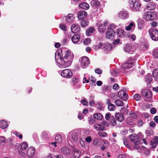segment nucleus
<instances>
[{
	"instance_id": "1",
	"label": "nucleus",
	"mask_w": 158,
	"mask_h": 158,
	"mask_svg": "<svg viewBox=\"0 0 158 158\" xmlns=\"http://www.w3.org/2000/svg\"><path fill=\"white\" fill-rule=\"evenodd\" d=\"M74 57V55L72 52L69 51L66 52L65 56H64V59L65 65L64 67H68L70 66L72 63Z\"/></svg>"
},
{
	"instance_id": "2",
	"label": "nucleus",
	"mask_w": 158,
	"mask_h": 158,
	"mask_svg": "<svg viewBox=\"0 0 158 158\" xmlns=\"http://www.w3.org/2000/svg\"><path fill=\"white\" fill-rule=\"evenodd\" d=\"M101 48L104 50V51L106 52L110 51L112 48V46L111 45L108 43H100L98 44L95 45L94 46V49L96 50Z\"/></svg>"
},
{
	"instance_id": "3",
	"label": "nucleus",
	"mask_w": 158,
	"mask_h": 158,
	"mask_svg": "<svg viewBox=\"0 0 158 158\" xmlns=\"http://www.w3.org/2000/svg\"><path fill=\"white\" fill-rule=\"evenodd\" d=\"M135 62V60L132 58H129L126 62L123 64L122 65V69L124 70L128 69L132 67Z\"/></svg>"
},
{
	"instance_id": "4",
	"label": "nucleus",
	"mask_w": 158,
	"mask_h": 158,
	"mask_svg": "<svg viewBox=\"0 0 158 158\" xmlns=\"http://www.w3.org/2000/svg\"><path fill=\"white\" fill-rule=\"evenodd\" d=\"M129 3L130 6L132 10L135 11L139 10L141 4L137 0H129Z\"/></svg>"
},
{
	"instance_id": "5",
	"label": "nucleus",
	"mask_w": 158,
	"mask_h": 158,
	"mask_svg": "<svg viewBox=\"0 0 158 158\" xmlns=\"http://www.w3.org/2000/svg\"><path fill=\"white\" fill-rule=\"evenodd\" d=\"M155 12L147 11L145 12L143 15V18L147 21H151L154 20L156 17Z\"/></svg>"
},
{
	"instance_id": "6",
	"label": "nucleus",
	"mask_w": 158,
	"mask_h": 158,
	"mask_svg": "<svg viewBox=\"0 0 158 158\" xmlns=\"http://www.w3.org/2000/svg\"><path fill=\"white\" fill-rule=\"evenodd\" d=\"M55 58L57 63L64 67V65H65L64 60V58L61 57L60 54L56 52L55 54Z\"/></svg>"
},
{
	"instance_id": "7",
	"label": "nucleus",
	"mask_w": 158,
	"mask_h": 158,
	"mask_svg": "<svg viewBox=\"0 0 158 158\" xmlns=\"http://www.w3.org/2000/svg\"><path fill=\"white\" fill-rule=\"evenodd\" d=\"M150 35L154 40H158V31L155 29H150L149 31Z\"/></svg>"
},
{
	"instance_id": "8",
	"label": "nucleus",
	"mask_w": 158,
	"mask_h": 158,
	"mask_svg": "<svg viewBox=\"0 0 158 158\" xmlns=\"http://www.w3.org/2000/svg\"><path fill=\"white\" fill-rule=\"evenodd\" d=\"M61 75L62 77L66 78H70L73 76L71 71L68 69L63 70L62 72Z\"/></svg>"
},
{
	"instance_id": "9",
	"label": "nucleus",
	"mask_w": 158,
	"mask_h": 158,
	"mask_svg": "<svg viewBox=\"0 0 158 158\" xmlns=\"http://www.w3.org/2000/svg\"><path fill=\"white\" fill-rule=\"evenodd\" d=\"M130 141L135 145H138L140 141L138 138V136L135 134H132L129 136Z\"/></svg>"
},
{
	"instance_id": "10",
	"label": "nucleus",
	"mask_w": 158,
	"mask_h": 158,
	"mask_svg": "<svg viewBox=\"0 0 158 158\" xmlns=\"http://www.w3.org/2000/svg\"><path fill=\"white\" fill-rule=\"evenodd\" d=\"M107 21H105L104 23L101 24L99 26L98 30L101 33H103L106 30V26L108 24Z\"/></svg>"
},
{
	"instance_id": "11",
	"label": "nucleus",
	"mask_w": 158,
	"mask_h": 158,
	"mask_svg": "<svg viewBox=\"0 0 158 158\" xmlns=\"http://www.w3.org/2000/svg\"><path fill=\"white\" fill-rule=\"evenodd\" d=\"M81 63L82 67L83 68H85L88 66L90 62L88 57L85 56L82 58Z\"/></svg>"
},
{
	"instance_id": "12",
	"label": "nucleus",
	"mask_w": 158,
	"mask_h": 158,
	"mask_svg": "<svg viewBox=\"0 0 158 158\" xmlns=\"http://www.w3.org/2000/svg\"><path fill=\"white\" fill-rule=\"evenodd\" d=\"M118 95L119 98L124 101H126L128 99V95L125 91L120 90L118 93Z\"/></svg>"
},
{
	"instance_id": "13",
	"label": "nucleus",
	"mask_w": 158,
	"mask_h": 158,
	"mask_svg": "<svg viewBox=\"0 0 158 158\" xmlns=\"http://www.w3.org/2000/svg\"><path fill=\"white\" fill-rule=\"evenodd\" d=\"M28 146L27 143L25 142H23L21 145L20 150L19 151V154L23 156H24L25 155V153L23 152V151L25 150L27 148Z\"/></svg>"
},
{
	"instance_id": "14",
	"label": "nucleus",
	"mask_w": 158,
	"mask_h": 158,
	"mask_svg": "<svg viewBox=\"0 0 158 158\" xmlns=\"http://www.w3.org/2000/svg\"><path fill=\"white\" fill-rule=\"evenodd\" d=\"M80 27L77 24L74 23L71 27V30L72 33H76L80 31Z\"/></svg>"
},
{
	"instance_id": "15",
	"label": "nucleus",
	"mask_w": 158,
	"mask_h": 158,
	"mask_svg": "<svg viewBox=\"0 0 158 158\" xmlns=\"http://www.w3.org/2000/svg\"><path fill=\"white\" fill-rule=\"evenodd\" d=\"M125 51L129 54H133L134 52V48L132 47L130 44H127L124 47Z\"/></svg>"
},
{
	"instance_id": "16",
	"label": "nucleus",
	"mask_w": 158,
	"mask_h": 158,
	"mask_svg": "<svg viewBox=\"0 0 158 158\" xmlns=\"http://www.w3.org/2000/svg\"><path fill=\"white\" fill-rule=\"evenodd\" d=\"M118 16L122 19H126L129 17L128 13L125 11H122L118 13Z\"/></svg>"
},
{
	"instance_id": "17",
	"label": "nucleus",
	"mask_w": 158,
	"mask_h": 158,
	"mask_svg": "<svg viewBox=\"0 0 158 158\" xmlns=\"http://www.w3.org/2000/svg\"><path fill=\"white\" fill-rule=\"evenodd\" d=\"M141 93L142 96L146 98H151L152 96V93L148 89H143Z\"/></svg>"
},
{
	"instance_id": "18",
	"label": "nucleus",
	"mask_w": 158,
	"mask_h": 158,
	"mask_svg": "<svg viewBox=\"0 0 158 158\" xmlns=\"http://www.w3.org/2000/svg\"><path fill=\"white\" fill-rule=\"evenodd\" d=\"M87 15V14L86 11H80L77 14V17L79 20H81L85 18Z\"/></svg>"
},
{
	"instance_id": "19",
	"label": "nucleus",
	"mask_w": 158,
	"mask_h": 158,
	"mask_svg": "<svg viewBox=\"0 0 158 158\" xmlns=\"http://www.w3.org/2000/svg\"><path fill=\"white\" fill-rule=\"evenodd\" d=\"M35 152V149L33 147H30L28 149L27 154L29 157H33L34 156V154Z\"/></svg>"
},
{
	"instance_id": "20",
	"label": "nucleus",
	"mask_w": 158,
	"mask_h": 158,
	"mask_svg": "<svg viewBox=\"0 0 158 158\" xmlns=\"http://www.w3.org/2000/svg\"><path fill=\"white\" fill-rule=\"evenodd\" d=\"M94 127L97 131H106L105 128L100 124H94Z\"/></svg>"
},
{
	"instance_id": "21",
	"label": "nucleus",
	"mask_w": 158,
	"mask_h": 158,
	"mask_svg": "<svg viewBox=\"0 0 158 158\" xmlns=\"http://www.w3.org/2000/svg\"><path fill=\"white\" fill-rule=\"evenodd\" d=\"M73 157L74 158H78L80 155V151L77 149H74L73 152Z\"/></svg>"
},
{
	"instance_id": "22",
	"label": "nucleus",
	"mask_w": 158,
	"mask_h": 158,
	"mask_svg": "<svg viewBox=\"0 0 158 158\" xmlns=\"http://www.w3.org/2000/svg\"><path fill=\"white\" fill-rule=\"evenodd\" d=\"M74 15L72 14H69L66 17L67 21L69 23H72L74 20Z\"/></svg>"
},
{
	"instance_id": "23",
	"label": "nucleus",
	"mask_w": 158,
	"mask_h": 158,
	"mask_svg": "<svg viewBox=\"0 0 158 158\" xmlns=\"http://www.w3.org/2000/svg\"><path fill=\"white\" fill-rule=\"evenodd\" d=\"M114 32L113 31H108L106 34V37L108 39H112L114 36Z\"/></svg>"
},
{
	"instance_id": "24",
	"label": "nucleus",
	"mask_w": 158,
	"mask_h": 158,
	"mask_svg": "<svg viewBox=\"0 0 158 158\" xmlns=\"http://www.w3.org/2000/svg\"><path fill=\"white\" fill-rule=\"evenodd\" d=\"M95 31V29L94 27H91L88 28L86 31V34L88 36L90 35V34L93 33L94 31Z\"/></svg>"
},
{
	"instance_id": "25",
	"label": "nucleus",
	"mask_w": 158,
	"mask_h": 158,
	"mask_svg": "<svg viewBox=\"0 0 158 158\" xmlns=\"http://www.w3.org/2000/svg\"><path fill=\"white\" fill-rule=\"evenodd\" d=\"M80 39V35H75L72 37L71 40L73 43H76L79 41Z\"/></svg>"
},
{
	"instance_id": "26",
	"label": "nucleus",
	"mask_w": 158,
	"mask_h": 158,
	"mask_svg": "<svg viewBox=\"0 0 158 158\" xmlns=\"http://www.w3.org/2000/svg\"><path fill=\"white\" fill-rule=\"evenodd\" d=\"M91 5L94 7H97L100 5V2L97 0H94L91 1Z\"/></svg>"
},
{
	"instance_id": "27",
	"label": "nucleus",
	"mask_w": 158,
	"mask_h": 158,
	"mask_svg": "<svg viewBox=\"0 0 158 158\" xmlns=\"http://www.w3.org/2000/svg\"><path fill=\"white\" fill-rule=\"evenodd\" d=\"M116 119L119 122H122L124 119V116L121 113L116 114L115 115Z\"/></svg>"
},
{
	"instance_id": "28",
	"label": "nucleus",
	"mask_w": 158,
	"mask_h": 158,
	"mask_svg": "<svg viewBox=\"0 0 158 158\" xmlns=\"http://www.w3.org/2000/svg\"><path fill=\"white\" fill-rule=\"evenodd\" d=\"M152 148H155V146L158 144V137H155L153 140V142L151 141Z\"/></svg>"
},
{
	"instance_id": "29",
	"label": "nucleus",
	"mask_w": 158,
	"mask_h": 158,
	"mask_svg": "<svg viewBox=\"0 0 158 158\" xmlns=\"http://www.w3.org/2000/svg\"><path fill=\"white\" fill-rule=\"evenodd\" d=\"M152 74L155 80L156 81H158V69L153 70Z\"/></svg>"
},
{
	"instance_id": "30",
	"label": "nucleus",
	"mask_w": 158,
	"mask_h": 158,
	"mask_svg": "<svg viewBox=\"0 0 158 158\" xmlns=\"http://www.w3.org/2000/svg\"><path fill=\"white\" fill-rule=\"evenodd\" d=\"M62 153L66 155H69L70 153V151L68 148L64 147L61 149Z\"/></svg>"
},
{
	"instance_id": "31",
	"label": "nucleus",
	"mask_w": 158,
	"mask_h": 158,
	"mask_svg": "<svg viewBox=\"0 0 158 158\" xmlns=\"http://www.w3.org/2000/svg\"><path fill=\"white\" fill-rule=\"evenodd\" d=\"M7 127V124L6 121L2 120L0 121V127L2 129H4Z\"/></svg>"
},
{
	"instance_id": "32",
	"label": "nucleus",
	"mask_w": 158,
	"mask_h": 158,
	"mask_svg": "<svg viewBox=\"0 0 158 158\" xmlns=\"http://www.w3.org/2000/svg\"><path fill=\"white\" fill-rule=\"evenodd\" d=\"M79 6L84 9H88L89 8V5L86 3H83L79 4Z\"/></svg>"
},
{
	"instance_id": "33",
	"label": "nucleus",
	"mask_w": 158,
	"mask_h": 158,
	"mask_svg": "<svg viewBox=\"0 0 158 158\" xmlns=\"http://www.w3.org/2000/svg\"><path fill=\"white\" fill-rule=\"evenodd\" d=\"M49 137V135L47 132L45 131L42 132L41 134V137L42 139H48Z\"/></svg>"
},
{
	"instance_id": "34",
	"label": "nucleus",
	"mask_w": 158,
	"mask_h": 158,
	"mask_svg": "<svg viewBox=\"0 0 158 158\" xmlns=\"http://www.w3.org/2000/svg\"><path fill=\"white\" fill-rule=\"evenodd\" d=\"M56 141L57 142V143H60L62 141V138L60 134H57L56 135L55 137Z\"/></svg>"
},
{
	"instance_id": "35",
	"label": "nucleus",
	"mask_w": 158,
	"mask_h": 158,
	"mask_svg": "<svg viewBox=\"0 0 158 158\" xmlns=\"http://www.w3.org/2000/svg\"><path fill=\"white\" fill-rule=\"evenodd\" d=\"M118 106H122L123 105V102L121 100L118 99L116 100L114 102Z\"/></svg>"
},
{
	"instance_id": "36",
	"label": "nucleus",
	"mask_w": 158,
	"mask_h": 158,
	"mask_svg": "<svg viewBox=\"0 0 158 158\" xmlns=\"http://www.w3.org/2000/svg\"><path fill=\"white\" fill-rule=\"evenodd\" d=\"M135 26V24L134 23H131L128 26L126 27V29L127 31H130L132 30Z\"/></svg>"
},
{
	"instance_id": "37",
	"label": "nucleus",
	"mask_w": 158,
	"mask_h": 158,
	"mask_svg": "<svg viewBox=\"0 0 158 158\" xmlns=\"http://www.w3.org/2000/svg\"><path fill=\"white\" fill-rule=\"evenodd\" d=\"M156 7L155 4L152 2H149L148 6H147V8L149 10H152L154 9Z\"/></svg>"
},
{
	"instance_id": "38",
	"label": "nucleus",
	"mask_w": 158,
	"mask_h": 158,
	"mask_svg": "<svg viewBox=\"0 0 158 158\" xmlns=\"http://www.w3.org/2000/svg\"><path fill=\"white\" fill-rule=\"evenodd\" d=\"M115 26L114 24H110L108 27V31H113L114 32Z\"/></svg>"
},
{
	"instance_id": "39",
	"label": "nucleus",
	"mask_w": 158,
	"mask_h": 158,
	"mask_svg": "<svg viewBox=\"0 0 158 158\" xmlns=\"http://www.w3.org/2000/svg\"><path fill=\"white\" fill-rule=\"evenodd\" d=\"M94 118L98 120H100L102 119V116L100 114H95L94 115Z\"/></svg>"
},
{
	"instance_id": "40",
	"label": "nucleus",
	"mask_w": 158,
	"mask_h": 158,
	"mask_svg": "<svg viewBox=\"0 0 158 158\" xmlns=\"http://www.w3.org/2000/svg\"><path fill=\"white\" fill-rule=\"evenodd\" d=\"M152 76L150 73L148 74L145 78V81L148 83L151 82L152 80Z\"/></svg>"
},
{
	"instance_id": "41",
	"label": "nucleus",
	"mask_w": 158,
	"mask_h": 158,
	"mask_svg": "<svg viewBox=\"0 0 158 158\" xmlns=\"http://www.w3.org/2000/svg\"><path fill=\"white\" fill-rule=\"evenodd\" d=\"M124 31L121 29H118L117 31L118 36L119 37H122L123 35Z\"/></svg>"
},
{
	"instance_id": "42",
	"label": "nucleus",
	"mask_w": 158,
	"mask_h": 158,
	"mask_svg": "<svg viewBox=\"0 0 158 158\" xmlns=\"http://www.w3.org/2000/svg\"><path fill=\"white\" fill-rule=\"evenodd\" d=\"M89 22L87 20H84L81 22V27H86L88 24Z\"/></svg>"
},
{
	"instance_id": "43",
	"label": "nucleus",
	"mask_w": 158,
	"mask_h": 158,
	"mask_svg": "<svg viewBox=\"0 0 158 158\" xmlns=\"http://www.w3.org/2000/svg\"><path fill=\"white\" fill-rule=\"evenodd\" d=\"M108 108L109 110L110 111H114L115 109L114 105L111 104L108 105Z\"/></svg>"
},
{
	"instance_id": "44",
	"label": "nucleus",
	"mask_w": 158,
	"mask_h": 158,
	"mask_svg": "<svg viewBox=\"0 0 158 158\" xmlns=\"http://www.w3.org/2000/svg\"><path fill=\"white\" fill-rule=\"evenodd\" d=\"M144 24V22L143 20H140L138 23V26L139 29H141L143 28Z\"/></svg>"
},
{
	"instance_id": "45",
	"label": "nucleus",
	"mask_w": 158,
	"mask_h": 158,
	"mask_svg": "<svg viewBox=\"0 0 158 158\" xmlns=\"http://www.w3.org/2000/svg\"><path fill=\"white\" fill-rule=\"evenodd\" d=\"M98 134L99 136L102 137H105L107 135V134L105 132H99Z\"/></svg>"
},
{
	"instance_id": "46",
	"label": "nucleus",
	"mask_w": 158,
	"mask_h": 158,
	"mask_svg": "<svg viewBox=\"0 0 158 158\" xmlns=\"http://www.w3.org/2000/svg\"><path fill=\"white\" fill-rule=\"evenodd\" d=\"M6 140L4 137H0V145H3L6 143Z\"/></svg>"
},
{
	"instance_id": "47",
	"label": "nucleus",
	"mask_w": 158,
	"mask_h": 158,
	"mask_svg": "<svg viewBox=\"0 0 158 158\" xmlns=\"http://www.w3.org/2000/svg\"><path fill=\"white\" fill-rule=\"evenodd\" d=\"M78 79H73V85L76 86L77 87H79V84H78L77 85V84H78Z\"/></svg>"
},
{
	"instance_id": "48",
	"label": "nucleus",
	"mask_w": 158,
	"mask_h": 158,
	"mask_svg": "<svg viewBox=\"0 0 158 158\" xmlns=\"http://www.w3.org/2000/svg\"><path fill=\"white\" fill-rule=\"evenodd\" d=\"M127 123L130 125H134V124L133 120L131 119L130 118H127Z\"/></svg>"
},
{
	"instance_id": "49",
	"label": "nucleus",
	"mask_w": 158,
	"mask_h": 158,
	"mask_svg": "<svg viewBox=\"0 0 158 158\" xmlns=\"http://www.w3.org/2000/svg\"><path fill=\"white\" fill-rule=\"evenodd\" d=\"M60 28L63 30L66 31L67 30V27L64 24H60Z\"/></svg>"
},
{
	"instance_id": "50",
	"label": "nucleus",
	"mask_w": 158,
	"mask_h": 158,
	"mask_svg": "<svg viewBox=\"0 0 158 158\" xmlns=\"http://www.w3.org/2000/svg\"><path fill=\"white\" fill-rule=\"evenodd\" d=\"M110 122L112 125L113 126H115L116 124V122L115 119L114 117L111 118L110 119Z\"/></svg>"
},
{
	"instance_id": "51",
	"label": "nucleus",
	"mask_w": 158,
	"mask_h": 158,
	"mask_svg": "<svg viewBox=\"0 0 158 158\" xmlns=\"http://www.w3.org/2000/svg\"><path fill=\"white\" fill-rule=\"evenodd\" d=\"M153 55L155 58H158V49H155L154 51Z\"/></svg>"
},
{
	"instance_id": "52",
	"label": "nucleus",
	"mask_w": 158,
	"mask_h": 158,
	"mask_svg": "<svg viewBox=\"0 0 158 158\" xmlns=\"http://www.w3.org/2000/svg\"><path fill=\"white\" fill-rule=\"evenodd\" d=\"M91 40L89 38L86 39L83 41V43L85 45H88L90 43Z\"/></svg>"
},
{
	"instance_id": "53",
	"label": "nucleus",
	"mask_w": 158,
	"mask_h": 158,
	"mask_svg": "<svg viewBox=\"0 0 158 158\" xmlns=\"http://www.w3.org/2000/svg\"><path fill=\"white\" fill-rule=\"evenodd\" d=\"M134 98L136 100L138 101L140 99V96L139 94H136L135 95Z\"/></svg>"
},
{
	"instance_id": "54",
	"label": "nucleus",
	"mask_w": 158,
	"mask_h": 158,
	"mask_svg": "<svg viewBox=\"0 0 158 158\" xmlns=\"http://www.w3.org/2000/svg\"><path fill=\"white\" fill-rule=\"evenodd\" d=\"M134 149L137 150L139 152H140L141 151V148L140 146L137 145H135L134 147Z\"/></svg>"
},
{
	"instance_id": "55",
	"label": "nucleus",
	"mask_w": 158,
	"mask_h": 158,
	"mask_svg": "<svg viewBox=\"0 0 158 158\" xmlns=\"http://www.w3.org/2000/svg\"><path fill=\"white\" fill-rule=\"evenodd\" d=\"M113 88L114 89L117 90L119 89V87L118 84H115L113 85Z\"/></svg>"
},
{
	"instance_id": "56",
	"label": "nucleus",
	"mask_w": 158,
	"mask_h": 158,
	"mask_svg": "<svg viewBox=\"0 0 158 158\" xmlns=\"http://www.w3.org/2000/svg\"><path fill=\"white\" fill-rule=\"evenodd\" d=\"M81 103L84 106L88 104V102L85 99H83L81 101Z\"/></svg>"
},
{
	"instance_id": "57",
	"label": "nucleus",
	"mask_w": 158,
	"mask_h": 158,
	"mask_svg": "<svg viewBox=\"0 0 158 158\" xmlns=\"http://www.w3.org/2000/svg\"><path fill=\"white\" fill-rule=\"evenodd\" d=\"M85 141L89 143H90L92 141L91 137L90 136L87 137L85 139Z\"/></svg>"
},
{
	"instance_id": "58",
	"label": "nucleus",
	"mask_w": 158,
	"mask_h": 158,
	"mask_svg": "<svg viewBox=\"0 0 158 158\" xmlns=\"http://www.w3.org/2000/svg\"><path fill=\"white\" fill-rule=\"evenodd\" d=\"M104 144L103 146L106 148H107L109 145V143L106 140L103 141Z\"/></svg>"
},
{
	"instance_id": "59",
	"label": "nucleus",
	"mask_w": 158,
	"mask_h": 158,
	"mask_svg": "<svg viewBox=\"0 0 158 158\" xmlns=\"http://www.w3.org/2000/svg\"><path fill=\"white\" fill-rule=\"evenodd\" d=\"M151 24V26L153 27H155L158 25V23L155 21L153 22Z\"/></svg>"
},
{
	"instance_id": "60",
	"label": "nucleus",
	"mask_w": 158,
	"mask_h": 158,
	"mask_svg": "<svg viewBox=\"0 0 158 158\" xmlns=\"http://www.w3.org/2000/svg\"><path fill=\"white\" fill-rule=\"evenodd\" d=\"M72 138L74 140L76 141L78 139V136L76 133H75L73 135Z\"/></svg>"
},
{
	"instance_id": "61",
	"label": "nucleus",
	"mask_w": 158,
	"mask_h": 158,
	"mask_svg": "<svg viewBox=\"0 0 158 158\" xmlns=\"http://www.w3.org/2000/svg\"><path fill=\"white\" fill-rule=\"evenodd\" d=\"M95 72L96 73L99 74H101L102 73V71L101 70L99 69H96L95 70Z\"/></svg>"
},
{
	"instance_id": "62",
	"label": "nucleus",
	"mask_w": 158,
	"mask_h": 158,
	"mask_svg": "<svg viewBox=\"0 0 158 158\" xmlns=\"http://www.w3.org/2000/svg\"><path fill=\"white\" fill-rule=\"evenodd\" d=\"M111 74L114 76H117L118 74V72L116 71H113L111 72Z\"/></svg>"
},
{
	"instance_id": "63",
	"label": "nucleus",
	"mask_w": 158,
	"mask_h": 158,
	"mask_svg": "<svg viewBox=\"0 0 158 158\" xmlns=\"http://www.w3.org/2000/svg\"><path fill=\"white\" fill-rule=\"evenodd\" d=\"M110 117V114L107 113L106 114L105 118L107 120H108Z\"/></svg>"
},
{
	"instance_id": "64",
	"label": "nucleus",
	"mask_w": 158,
	"mask_h": 158,
	"mask_svg": "<svg viewBox=\"0 0 158 158\" xmlns=\"http://www.w3.org/2000/svg\"><path fill=\"white\" fill-rule=\"evenodd\" d=\"M126 155L125 154H120L118 156V158H126Z\"/></svg>"
}]
</instances>
